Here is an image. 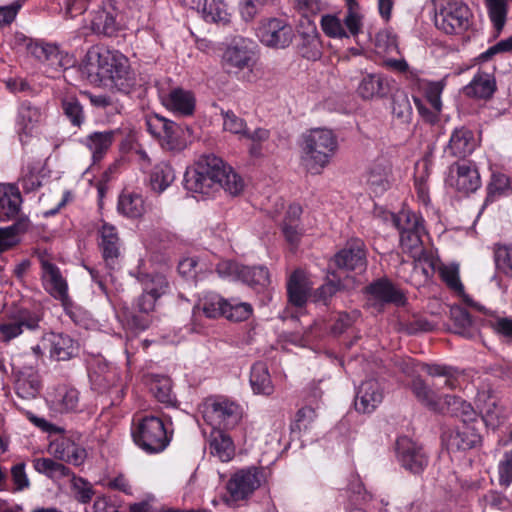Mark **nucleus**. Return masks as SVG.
<instances>
[{"label":"nucleus","instance_id":"393cba45","mask_svg":"<svg viewBox=\"0 0 512 512\" xmlns=\"http://www.w3.org/2000/svg\"><path fill=\"white\" fill-rule=\"evenodd\" d=\"M299 31L298 52L303 58L317 60L321 57V41L317 27L309 19L307 26Z\"/></svg>","mask_w":512,"mask_h":512},{"label":"nucleus","instance_id":"72a5a7b5","mask_svg":"<svg viewBox=\"0 0 512 512\" xmlns=\"http://www.w3.org/2000/svg\"><path fill=\"white\" fill-rule=\"evenodd\" d=\"M204 166H194L187 169L184 175V187L186 190L193 193L209 194L210 190L214 188L213 181L207 177V172L204 171Z\"/></svg>","mask_w":512,"mask_h":512},{"label":"nucleus","instance_id":"f257e3e1","mask_svg":"<svg viewBox=\"0 0 512 512\" xmlns=\"http://www.w3.org/2000/svg\"><path fill=\"white\" fill-rule=\"evenodd\" d=\"M87 65L88 79L91 83L111 87L129 94L137 85L134 71L129 60L118 51L103 49L89 51Z\"/></svg>","mask_w":512,"mask_h":512},{"label":"nucleus","instance_id":"09e8293b","mask_svg":"<svg viewBox=\"0 0 512 512\" xmlns=\"http://www.w3.org/2000/svg\"><path fill=\"white\" fill-rule=\"evenodd\" d=\"M421 368L431 377H445L444 385L449 389H455L458 385L457 375L459 371L456 367L436 363H423Z\"/></svg>","mask_w":512,"mask_h":512},{"label":"nucleus","instance_id":"7c9ffc66","mask_svg":"<svg viewBox=\"0 0 512 512\" xmlns=\"http://www.w3.org/2000/svg\"><path fill=\"white\" fill-rule=\"evenodd\" d=\"M389 92L388 81L381 74H367L358 85L357 93L364 100L382 98Z\"/></svg>","mask_w":512,"mask_h":512},{"label":"nucleus","instance_id":"4d7b16f0","mask_svg":"<svg viewBox=\"0 0 512 512\" xmlns=\"http://www.w3.org/2000/svg\"><path fill=\"white\" fill-rule=\"evenodd\" d=\"M489 17L497 31L502 30L505 25L508 6L506 0H486Z\"/></svg>","mask_w":512,"mask_h":512},{"label":"nucleus","instance_id":"2eb2a0df","mask_svg":"<svg viewBox=\"0 0 512 512\" xmlns=\"http://www.w3.org/2000/svg\"><path fill=\"white\" fill-rule=\"evenodd\" d=\"M17 41L26 49L28 54L38 61L46 63L54 71L59 72L64 68L62 62L63 57L56 45L45 43L41 40H35L24 35L18 37Z\"/></svg>","mask_w":512,"mask_h":512},{"label":"nucleus","instance_id":"c85d7f7f","mask_svg":"<svg viewBox=\"0 0 512 512\" xmlns=\"http://www.w3.org/2000/svg\"><path fill=\"white\" fill-rule=\"evenodd\" d=\"M497 89L495 77L488 73H477L472 81L463 89L464 94L471 98L488 100Z\"/></svg>","mask_w":512,"mask_h":512},{"label":"nucleus","instance_id":"9d476101","mask_svg":"<svg viewBox=\"0 0 512 512\" xmlns=\"http://www.w3.org/2000/svg\"><path fill=\"white\" fill-rule=\"evenodd\" d=\"M262 472L251 467L235 472L226 484L229 494L227 502H238L247 499L261 485Z\"/></svg>","mask_w":512,"mask_h":512},{"label":"nucleus","instance_id":"49530a36","mask_svg":"<svg viewBox=\"0 0 512 512\" xmlns=\"http://www.w3.org/2000/svg\"><path fill=\"white\" fill-rule=\"evenodd\" d=\"M510 178L503 173H492L490 181L487 185V194L483 203V209L496 199L506 194L510 189Z\"/></svg>","mask_w":512,"mask_h":512},{"label":"nucleus","instance_id":"3c124183","mask_svg":"<svg viewBox=\"0 0 512 512\" xmlns=\"http://www.w3.org/2000/svg\"><path fill=\"white\" fill-rule=\"evenodd\" d=\"M494 262L498 273L512 278V246L495 244Z\"/></svg>","mask_w":512,"mask_h":512},{"label":"nucleus","instance_id":"b1692460","mask_svg":"<svg viewBox=\"0 0 512 512\" xmlns=\"http://www.w3.org/2000/svg\"><path fill=\"white\" fill-rule=\"evenodd\" d=\"M101 242L100 247L102 256L106 266L109 269H114L118 264L120 257V239L118 237L116 228L113 225L104 223L100 229Z\"/></svg>","mask_w":512,"mask_h":512},{"label":"nucleus","instance_id":"4c0bfd02","mask_svg":"<svg viewBox=\"0 0 512 512\" xmlns=\"http://www.w3.org/2000/svg\"><path fill=\"white\" fill-rule=\"evenodd\" d=\"M450 317L453 321V332L464 338L471 339L475 337L477 330L474 327L470 313L461 306H452Z\"/></svg>","mask_w":512,"mask_h":512},{"label":"nucleus","instance_id":"bf43d9fd","mask_svg":"<svg viewBox=\"0 0 512 512\" xmlns=\"http://www.w3.org/2000/svg\"><path fill=\"white\" fill-rule=\"evenodd\" d=\"M442 281L457 294H464V286L459 277V269L457 265H443L439 269Z\"/></svg>","mask_w":512,"mask_h":512},{"label":"nucleus","instance_id":"c9c22d12","mask_svg":"<svg viewBox=\"0 0 512 512\" xmlns=\"http://www.w3.org/2000/svg\"><path fill=\"white\" fill-rule=\"evenodd\" d=\"M250 385L255 394L270 395L273 393L274 386L265 362L258 361L251 367Z\"/></svg>","mask_w":512,"mask_h":512},{"label":"nucleus","instance_id":"4be33fe9","mask_svg":"<svg viewBox=\"0 0 512 512\" xmlns=\"http://www.w3.org/2000/svg\"><path fill=\"white\" fill-rule=\"evenodd\" d=\"M22 196L16 184L0 183V221L17 220L20 217Z\"/></svg>","mask_w":512,"mask_h":512},{"label":"nucleus","instance_id":"ea45409f","mask_svg":"<svg viewBox=\"0 0 512 512\" xmlns=\"http://www.w3.org/2000/svg\"><path fill=\"white\" fill-rule=\"evenodd\" d=\"M33 467L38 473L52 480H59L73 475L69 467L51 458H36L33 460Z\"/></svg>","mask_w":512,"mask_h":512},{"label":"nucleus","instance_id":"8fccbe9b","mask_svg":"<svg viewBox=\"0 0 512 512\" xmlns=\"http://www.w3.org/2000/svg\"><path fill=\"white\" fill-rule=\"evenodd\" d=\"M423 233L424 227L413 231H403L400 234V246L403 252L409 253L413 258L423 254L424 248L421 239Z\"/></svg>","mask_w":512,"mask_h":512},{"label":"nucleus","instance_id":"f704fd0d","mask_svg":"<svg viewBox=\"0 0 512 512\" xmlns=\"http://www.w3.org/2000/svg\"><path fill=\"white\" fill-rule=\"evenodd\" d=\"M117 131L93 132L86 137L85 145L91 151L94 162L100 161L115 140Z\"/></svg>","mask_w":512,"mask_h":512},{"label":"nucleus","instance_id":"a19ab883","mask_svg":"<svg viewBox=\"0 0 512 512\" xmlns=\"http://www.w3.org/2000/svg\"><path fill=\"white\" fill-rule=\"evenodd\" d=\"M239 279L255 289H263L270 284L269 271L264 266H241Z\"/></svg>","mask_w":512,"mask_h":512},{"label":"nucleus","instance_id":"dca6fc26","mask_svg":"<svg viewBox=\"0 0 512 512\" xmlns=\"http://www.w3.org/2000/svg\"><path fill=\"white\" fill-rule=\"evenodd\" d=\"M143 292L138 297L134 309L139 313L149 314L154 310L157 300L168 292L169 284L163 275H146Z\"/></svg>","mask_w":512,"mask_h":512},{"label":"nucleus","instance_id":"39448f33","mask_svg":"<svg viewBox=\"0 0 512 512\" xmlns=\"http://www.w3.org/2000/svg\"><path fill=\"white\" fill-rule=\"evenodd\" d=\"M195 164L199 167L203 165L207 177L213 181V186L223 188L230 195L236 196L243 191L244 181L232 167L226 165L224 161L213 155H201Z\"/></svg>","mask_w":512,"mask_h":512},{"label":"nucleus","instance_id":"5701e85b","mask_svg":"<svg viewBox=\"0 0 512 512\" xmlns=\"http://www.w3.org/2000/svg\"><path fill=\"white\" fill-rule=\"evenodd\" d=\"M40 262L46 291L56 300L66 299L69 296L68 284L58 266L44 258H41Z\"/></svg>","mask_w":512,"mask_h":512},{"label":"nucleus","instance_id":"6e6552de","mask_svg":"<svg viewBox=\"0 0 512 512\" xmlns=\"http://www.w3.org/2000/svg\"><path fill=\"white\" fill-rule=\"evenodd\" d=\"M241 417L240 406L228 399H214L205 405L204 418L214 426L213 429H232L239 423Z\"/></svg>","mask_w":512,"mask_h":512},{"label":"nucleus","instance_id":"5fc2aeb1","mask_svg":"<svg viewBox=\"0 0 512 512\" xmlns=\"http://www.w3.org/2000/svg\"><path fill=\"white\" fill-rule=\"evenodd\" d=\"M202 12L206 21L229 22L227 5L222 0H204Z\"/></svg>","mask_w":512,"mask_h":512},{"label":"nucleus","instance_id":"4468645a","mask_svg":"<svg viewBox=\"0 0 512 512\" xmlns=\"http://www.w3.org/2000/svg\"><path fill=\"white\" fill-rule=\"evenodd\" d=\"M448 183L464 194L475 192L481 186V178L475 164L455 162L449 167Z\"/></svg>","mask_w":512,"mask_h":512},{"label":"nucleus","instance_id":"cd10ccee","mask_svg":"<svg viewBox=\"0 0 512 512\" xmlns=\"http://www.w3.org/2000/svg\"><path fill=\"white\" fill-rule=\"evenodd\" d=\"M443 411L439 414H448L453 417L461 418L463 423H474L477 421V413L473 406L456 395H444L442 400Z\"/></svg>","mask_w":512,"mask_h":512},{"label":"nucleus","instance_id":"f03ea898","mask_svg":"<svg viewBox=\"0 0 512 512\" xmlns=\"http://www.w3.org/2000/svg\"><path fill=\"white\" fill-rule=\"evenodd\" d=\"M338 147L337 138L329 129L316 128L303 136L302 159L312 173H320Z\"/></svg>","mask_w":512,"mask_h":512},{"label":"nucleus","instance_id":"1a4fd4ad","mask_svg":"<svg viewBox=\"0 0 512 512\" xmlns=\"http://www.w3.org/2000/svg\"><path fill=\"white\" fill-rule=\"evenodd\" d=\"M41 320L42 316L39 312L27 308H17L10 313L6 322L0 324V337L2 341L9 342L25 330L39 329Z\"/></svg>","mask_w":512,"mask_h":512},{"label":"nucleus","instance_id":"a18cd8bd","mask_svg":"<svg viewBox=\"0 0 512 512\" xmlns=\"http://www.w3.org/2000/svg\"><path fill=\"white\" fill-rule=\"evenodd\" d=\"M389 216L399 234L424 227L422 217L408 209H402L398 213L390 212Z\"/></svg>","mask_w":512,"mask_h":512},{"label":"nucleus","instance_id":"ddd939ff","mask_svg":"<svg viewBox=\"0 0 512 512\" xmlns=\"http://www.w3.org/2000/svg\"><path fill=\"white\" fill-rule=\"evenodd\" d=\"M91 24L95 33L108 37L117 35L122 30L124 23L123 14L116 1H108L95 11Z\"/></svg>","mask_w":512,"mask_h":512},{"label":"nucleus","instance_id":"a211bd4d","mask_svg":"<svg viewBox=\"0 0 512 512\" xmlns=\"http://www.w3.org/2000/svg\"><path fill=\"white\" fill-rule=\"evenodd\" d=\"M442 440L453 451L474 449L482 443V437L473 423H463L461 427L444 432Z\"/></svg>","mask_w":512,"mask_h":512},{"label":"nucleus","instance_id":"a878e982","mask_svg":"<svg viewBox=\"0 0 512 512\" xmlns=\"http://www.w3.org/2000/svg\"><path fill=\"white\" fill-rule=\"evenodd\" d=\"M44 339L50 343V357L57 361H67L78 354V343L68 334L50 333Z\"/></svg>","mask_w":512,"mask_h":512},{"label":"nucleus","instance_id":"20e7f679","mask_svg":"<svg viewBox=\"0 0 512 512\" xmlns=\"http://www.w3.org/2000/svg\"><path fill=\"white\" fill-rule=\"evenodd\" d=\"M131 435L134 443L148 454L164 451L172 438V432L169 433L163 421L156 416L139 419L133 424Z\"/></svg>","mask_w":512,"mask_h":512},{"label":"nucleus","instance_id":"412c9836","mask_svg":"<svg viewBox=\"0 0 512 512\" xmlns=\"http://www.w3.org/2000/svg\"><path fill=\"white\" fill-rule=\"evenodd\" d=\"M476 145L473 131L462 126L453 130L444 152L450 157L464 159L473 153Z\"/></svg>","mask_w":512,"mask_h":512},{"label":"nucleus","instance_id":"bb28decb","mask_svg":"<svg viewBox=\"0 0 512 512\" xmlns=\"http://www.w3.org/2000/svg\"><path fill=\"white\" fill-rule=\"evenodd\" d=\"M409 387L414 397L424 407L435 413L443 411V398L439 396L436 391H434L420 376L414 377L411 380Z\"/></svg>","mask_w":512,"mask_h":512},{"label":"nucleus","instance_id":"37998d69","mask_svg":"<svg viewBox=\"0 0 512 512\" xmlns=\"http://www.w3.org/2000/svg\"><path fill=\"white\" fill-rule=\"evenodd\" d=\"M118 211L129 218L141 217L145 211L144 200L137 193H122L119 196Z\"/></svg>","mask_w":512,"mask_h":512},{"label":"nucleus","instance_id":"864d4df0","mask_svg":"<svg viewBox=\"0 0 512 512\" xmlns=\"http://www.w3.org/2000/svg\"><path fill=\"white\" fill-rule=\"evenodd\" d=\"M60 412L76 411L79 404V392L75 388L60 387L54 396Z\"/></svg>","mask_w":512,"mask_h":512},{"label":"nucleus","instance_id":"69168bd1","mask_svg":"<svg viewBox=\"0 0 512 512\" xmlns=\"http://www.w3.org/2000/svg\"><path fill=\"white\" fill-rule=\"evenodd\" d=\"M72 489L75 499L83 504L89 503L94 495L92 485L81 477L71 476Z\"/></svg>","mask_w":512,"mask_h":512},{"label":"nucleus","instance_id":"2f4dec72","mask_svg":"<svg viewBox=\"0 0 512 512\" xmlns=\"http://www.w3.org/2000/svg\"><path fill=\"white\" fill-rule=\"evenodd\" d=\"M31 222L27 216H20L15 222L8 226L0 228V253L8 251L19 244V235L29 230Z\"/></svg>","mask_w":512,"mask_h":512},{"label":"nucleus","instance_id":"6ab92c4d","mask_svg":"<svg viewBox=\"0 0 512 512\" xmlns=\"http://www.w3.org/2000/svg\"><path fill=\"white\" fill-rule=\"evenodd\" d=\"M41 120L42 113L39 107L32 105L29 101H25L20 105L16 125L22 144H26L31 137L37 134Z\"/></svg>","mask_w":512,"mask_h":512},{"label":"nucleus","instance_id":"473e14b6","mask_svg":"<svg viewBox=\"0 0 512 512\" xmlns=\"http://www.w3.org/2000/svg\"><path fill=\"white\" fill-rule=\"evenodd\" d=\"M164 105L181 115H192L195 109V98L190 91L175 88L164 99Z\"/></svg>","mask_w":512,"mask_h":512},{"label":"nucleus","instance_id":"aec40b11","mask_svg":"<svg viewBox=\"0 0 512 512\" xmlns=\"http://www.w3.org/2000/svg\"><path fill=\"white\" fill-rule=\"evenodd\" d=\"M383 400V389L378 380L371 378L363 381L357 389L355 409L362 413H371Z\"/></svg>","mask_w":512,"mask_h":512},{"label":"nucleus","instance_id":"338daca9","mask_svg":"<svg viewBox=\"0 0 512 512\" xmlns=\"http://www.w3.org/2000/svg\"><path fill=\"white\" fill-rule=\"evenodd\" d=\"M316 410L310 406L299 409L296 413L295 420L292 422L290 429L294 432H301L308 429L310 424L316 419Z\"/></svg>","mask_w":512,"mask_h":512},{"label":"nucleus","instance_id":"423d86ee","mask_svg":"<svg viewBox=\"0 0 512 512\" xmlns=\"http://www.w3.org/2000/svg\"><path fill=\"white\" fill-rule=\"evenodd\" d=\"M395 456L402 468L420 475L429 464V455L423 445L408 436H400L395 442Z\"/></svg>","mask_w":512,"mask_h":512},{"label":"nucleus","instance_id":"f3484780","mask_svg":"<svg viewBox=\"0 0 512 512\" xmlns=\"http://www.w3.org/2000/svg\"><path fill=\"white\" fill-rule=\"evenodd\" d=\"M258 36L266 46L285 48L292 42L293 29L283 20L271 18L259 27Z\"/></svg>","mask_w":512,"mask_h":512},{"label":"nucleus","instance_id":"6e6d98bb","mask_svg":"<svg viewBox=\"0 0 512 512\" xmlns=\"http://www.w3.org/2000/svg\"><path fill=\"white\" fill-rule=\"evenodd\" d=\"M392 114L402 123H409L412 116V106L404 91H396L392 96Z\"/></svg>","mask_w":512,"mask_h":512},{"label":"nucleus","instance_id":"de8ad7c7","mask_svg":"<svg viewBox=\"0 0 512 512\" xmlns=\"http://www.w3.org/2000/svg\"><path fill=\"white\" fill-rule=\"evenodd\" d=\"M289 302L296 307H303L307 302V291L303 284L302 273L294 271L287 282Z\"/></svg>","mask_w":512,"mask_h":512},{"label":"nucleus","instance_id":"58836bf2","mask_svg":"<svg viewBox=\"0 0 512 512\" xmlns=\"http://www.w3.org/2000/svg\"><path fill=\"white\" fill-rule=\"evenodd\" d=\"M159 143L163 149L168 151L180 152L184 150L187 146L184 128L172 121L159 139Z\"/></svg>","mask_w":512,"mask_h":512},{"label":"nucleus","instance_id":"e433bc0d","mask_svg":"<svg viewBox=\"0 0 512 512\" xmlns=\"http://www.w3.org/2000/svg\"><path fill=\"white\" fill-rule=\"evenodd\" d=\"M344 288L345 285L341 273L338 270L327 268L325 282L316 289L314 298L316 301H322L325 305H328L330 299Z\"/></svg>","mask_w":512,"mask_h":512},{"label":"nucleus","instance_id":"0eeeda50","mask_svg":"<svg viewBox=\"0 0 512 512\" xmlns=\"http://www.w3.org/2000/svg\"><path fill=\"white\" fill-rule=\"evenodd\" d=\"M328 268L340 271H355L362 273L367 268V258L364 242L360 239H351L329 261Z\"/></svg>","mask_w":512,"mask_h":512},{"label":"nucleus","instance_id":"79ce46f5","mask_svg":"<svg viewBox=\"0 0 512 512\" xmlns=\"http://www.w3.org/2000/svg\"><path fill=\"white\" fill-rule=\"evenodd\" d=\"M175 171L167 162H161L154 166L150 175V184L154 191L161 193L175 180Z\"/></svg>","mask_w":512,"mask_h":512},{"label":"nucleus","instance_id":"e2e57ef3","mask_svg":"<svg viewBox=\"0 0 512 512\" xmlns=\"http://www.w3.org/2000/svg\"><path fill=\"white\" fill-rule=\"evenodd\" d=\"M479 503L484 510L487 508L505 510L512 505L511 500L495 490H490L485 493L479 498Z\"/></svg>","mask_w":512,"mask_h":512},{"label":"nucleus","instance_id":"0e129e2a","mask_svg":"<svg viewBox=\"0 0 512 512\" xmlns=\"http://www.w3.org/2000/svg\"><path fill=\"white\" fill-rule=\"evenodd\" d=\"M321 28L323 32L332 38H347L348 34L343 28V25L338 17L335 15H324L321 18Z\"/></svg>","mask_w":512,"mask_h":512},{"label":"nucleus","instance_id":"9b49d317","mask_svg":"<svg viewBox=\"0 0 512 512\" xmlns=\"http://www.w3.org/2000/svg\"><path fill=\"white\" fill-rule=\"evenodd\" d=\"M364 293L373 301L374 307H384L389 304L404 307L407 304L405 293L387 277L372 281L364 288Z\"/></svg>","mask_w":512,"mask_h":512},{"label":"nucleus","instance_id":"7ed1b4c3","mask_svg":"<svg viewBox=\"0 0 512 512\" xmlns=\"http://www.w3.org/2000/svg\"><path fill=\"white\" fill-rule=\"evenodd\" d=\"M434 23L447 35H459L471 25L472 12L461 0H434Z\"/></svg>","mask_w":512,"mask_h":512},{"label":"nucleus","instance_id":"774afa93","mask_svg":"<svg viewBox=\"0 0 512 512\" xmlns=\"http://www.w3.org/2000/svg\"><path fill=\"white\" fill-rule=\"evenodd\" d=\"M498 482L503 487H508L512 483V450L505 452L499 462Z\"/></svg>","mask_w":512,"mask_h":512},{"label":"nucleus","instance_id":"f8f14e48","mask_svg":"<svg viewBox=\"0 0 512 512\" xmlns=\"http://www.w3.org/2000/svg\"><path fill=\"white\" fill-rule=\"evenodd\" d=\"M222 59L229 72L250 69L255 64L254 43L243 38L235 39L224 51Z\"/></svg>","mask_w":512,"mask_h":512},{"label":"nucleus","instance_id":"603ef678","mask_svg":"<svg viewBox=\"0 0 512 512\" xmlns=\"http://www.w3.org/2000/svg\"><path fill=\"white\" fill-rule=\"evenodd\" d=\"M61 107L64 115L75 127H80L85 120L83 106L75 96H66L61 101Z\"/></svg>","mask_w":512,"mask_h":512},{"label":"nucleus","instance_id":"680f3d73","mask_svg":"<svg viewBox=\"0 0 512 512\" xmlns=\"http://www.w3.org/2000/svg\"><path fill=\"white\" fill-rule=\"evenodd\" d=\"M444 86L443 81H426L422 84L425 99L431 107L442 109L441 94Z\"/></svg>","mask_w":512,"mask_h":512},{"label":"nucleus","instance_id":"c756f323","mask_svg":"<svg viewBox=\"0 0 512 512\" xmlns=\"http://www.w3.org/2000/svg\"><path fill=\"white\" fill-rule=\"evenodd\" d=\"M210 454L218 457L221 462L230 461L235 454V446L231 437L221 429H212L209 435Z\"/></svg>","mask_w":512,"mask_h":512},{"label":"nucleus","instance_id":"13d9d810","mask_svg":"<svg viewBox=\"0 0 512 512\" xmlns=\"http://www.w3.org/2000/svg\"><path fill=\"white\" fill-rule=\"evenodd\" d=\"M228 305L225 308L224 317L230 321L241 322L247 320L252 314V307L245 302H236L234 300H227Z\"/></svg>","mask_w":512,"mask_h":512},{"label":"nucleus","instance_id":"052dcab7","mask_svg":"<svg viewBox=\"0 0 512 512\" xmlns=\"http://www.w3.org/2000/svg\"><path fill=\"white\" fill-rule=\"evenodd\" d=\"M479 401L484 402L482 410L489 420H499L500 418L504 417L503 406L500 405L499 400L490 392H483L479 396Z\"/></svg>","mask_w":512,"mask_h":512},{"label":"nucleus","instance_id":"c03bdc74","mask_svg":"<svg viewBox=\"0 0 512 512\" xmlns=\"http://www.w3.org/2000/svg\"><path fill=\"white\" fill-rule=\"evenodd\" d=\"M150 391L163 404L172 406L177 402L176 395L172 391V381L167 376H154L150 383Z\"/></svg>","mask_w":512,"mask_h":512}]
</instances>
